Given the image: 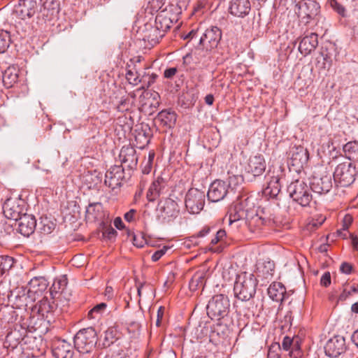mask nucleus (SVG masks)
Wrapping results in <instances>:
<instances>
[{
  "mask_svg": "<svg viewBox=\"0 0 358 358\" xmlns=\"http://www.w3.org/2000/svg\"><path fill=\"white\" fill-rule=\"evenodd\" d=\"M258 280L252 273L241 272L236 275L234 285L235 298L241 301H248L256 293Z\"/></svg>",
  "mask_w": 358,
  "mask_h": 358,
  "instance_id": "nucleus-1",
  "label": "nucleus"
},
{
  "mask_svg": "<svg viewBox=\"0 0 358 358\" xmlns=\"http://www.w3.org/2000/svg\"><path fill=\"white\" fill-rule=\"evenodd\" d=\"M74 348L83 354H90L97 343V334L92 327L79 330L73 338Z\"/></svg>",
  "mask_w": 358,
  "mask_h": 358,
  "instance_id": "nucleus-2",
  "label": "nucleus"
},
{
  "mask_svg": "<svg viewBox=\"0 0 358 358\" xmlns=\"http://www.w3.org/2000/svg\"><path fill=\"white\" fill-rule=\"evenodd\" d=\"M357 174L355 165L350 161H345L336 166L333 177L336 185L348 187L355 182Z\"/></svg>",
  "mask_w": 358,
  "mask_h": 358,
  "instance_id": "nucleus-3",
  "label": "nucleus"
},
{
  "mask_svg": "<svg viewBox=\"0 0 358 358\" xmlns=\"http://www.w3.org/2000/svg\"><path fill=\"white\" fill-rule=\"evenodd\" d=\"M310 189L303 180H295L288 185L287 190L294 201L302 207H307L313 199Z\"/></svg>",
  "mask_w": 358,
  "mask_h": 358,
  "instance_id": "nucleus-4",
  "label": "nucleus"
},
{
  "mask_svg": "<svg viewBox=\"0 0 358 358\" xmlns=\"http://www.w3.org/2000/svg\"><path fill=\"white\" fill-rule=\"evenodd\" d=\"M275 217L265 208L258 209L255 213L250 212L245 221L248 229L252 233H259L264 226H272Z\"/></svg>",
  "mask_w": 358,
  "mask_h": 358,
  "instance_id": "nucleus-5",
  "label": "nucleus"
},
{
  "mask_svg": "<svg viewBox=\"0 0 358 358\" xmlns=\"http://www.w3.org/2000/svg\"><path fill=\"white\" fill-rule=\"evenodd\" d=\"M230 302L224 294L215 295L207 305V314L212 320H220L228 315Z\"/></svg>",
  "mask_w": 358,
  "mask_h": 358,
  "instance_id": "nucleus-6",
  "label": "nucleus"
},
{
  "mask_svg": "<svg viewBox=\"0 0 358 358\" xmlns=\"http://www.w3.org/2000/svg\"><path fill=\"white\" fill-rule=\"evenodd\" d=\"M180 13V8L178 6L168 3L164 9L156 15L155 24L166 34L172 25L177 22Z\"/></svg>",
  "mask_w": 358,
  "mask_h": 358,
  "instance_id": "nucleus-7",
  "label": "nucleus"
},
{
  "mask_svg": "<svg viewBox=\"0 0 358 358\" xmlns=\"http://www.w3.org/2000/svg\"><path fill=\"white\" fill-rule=\"evenodd\" d=\"M205 192L197 188H190L185 195V205L187 210L191 214H198L205 205Z\"/></svg>",
  "mask_w": 358,
  "mask_h": 358,
  "instance_id": "nucleus-8",
  "label": "nucleus"
},
{
  "mask_svg": "<svg viewBox=\"0 0 358 358\" xmlns=\"http://www.w3.org/2000/svg\"><path fill=\"white\" fill-rule=\"evenodd\" d=\"M333 186L331 175L322 168L320 174L314 175L310 181V189L318 194H326L330 192Z\"/></svg>",
  "mask_w": 358,
  "mask_h": 358,
  "instance_id": "nucleus-9",
  "label": "nucleus"
},
{
  "mask_svg": "<svg viewBox=\"0 0 358 358\" xmlns=\"http://www.w3.org/2000/svg\"><path fill=\"white\" fill-rule=\"evenodd\" d=\"M320 10V6L315 0H304L299 3L298 15L301 22L306 25L317 20Z\"/></svg>",
  "mask_w": 358,
  "mask_h": 358,
  "instance_id": "nucleus-10",
  "label": "nucleus"
},
{
  "mask_svg": "<svg viewBox=\"0 0 358 358\" xmlns=\"http://www.w3.org/2000/svg\"><path fill=\"white\" fill-rule=\"evenodd\" d=\"M26 204L20 198H9L3 205V213L10 220L17 221L26 213Z\"/></svg>",
  "mask_w": 358,
  "mask_h": 358,
  "instance_id": "nucleus-11",
  "label": "nucleus"
},
{
  "mask_svg": "<svg viewBox=\"0 0 358 358\" xmlns=\"http://www.w3.org/2000/svg\"><path fill=\"white\" fill-rule=\"evenodd\" d=\"M27 334V331L25 327L20 324H14L6 334L4 345L6 348L15 349L18 345H21L25 338L28 336Z\"/></svg>",
  "mask_w": 358,
  "mask_h": 358,
  "instance_id": "nucleus-12",
  "label": "nucleus"
},
{
  "mask_svg": "<svg viewBox=\"0 0 358 358\" xmlns=\"http://www.w3.org/2000/svg\"><path fill=\"white\" fill-rule=\"evenodd\" d=\"M221 38V29L216 26H213L206 29L200 38L199 44L206 50H210L217 47Z\"/></svg>",
  "mask_w": 358,
  "mask_h": 358,
  "instance_id": "nucleus-13",
  "label": "nucleus"
},
{
  "mask_svg": "<svg viewBox=\"0 0 358 358\" xmlns=\"http://www.w3.org/2000/svg\"><path fill=\"white\" fill-rule=\"evenodd\" d=\"M266 164L263 155L258 154L251 156L245 168V173L250 175L252 178L262 176L266 170Z\"/></svg>",
  "mask_w": 358,
  "mask_h": 358,
  "instance_id": "nucleus-14",
  "label": "nucleus"
},
{
  "mask_svg": "<svg viewBox=\"0 0 358 358\" xmlns=\"http://www.w3.org/2000/svg\"><path fill=\"white\" fill-rule=\"evenodd\" d=\"M266 180V187L263 189V194L269 198H275L280 192L281 177L278 174H275L274 171H271V169L268 171L265 176Z\"/></svg>",
  "mask_w": 358,
  "mask_h": 358,
  "instance_id": "nucleus-15",
  "label": "nucleus"
},
{
  "mask_svg": "<svg viewBox=\"0 0 358 358\" xmlns=\"http://www.w3.org/2000/svg\"><path fill=\"white\" fill-rule=\"evenodd\" d=\"M229 185L220 180L213 181L208 189L207 196L210 201L218 202L227 195Z\"/></svg>",
  "mask_w": 358,
  "mask_h": 358,
  "instance_id": "nucleus-16",
  "label": "nucleus"
},
{
  "mask_svg": "<svg viewBox=\"0 0 358 358\" xmlns=\"http://www.w3.org/2000/svg\"><path fill=\"white\" fill-rule=\"evenodd\" d=\"M248 198L244 200H240L236 202L229 209V223L244 220H246L250 212L249 209L246 208Z\"/></svg>",
  "mask_w": 358,
  "mask_h": 358,
  "instance_id": "nucleus-17",
  "label": "nucleus"
},
{
  "mask_svg": "<svg viewBox=\"0 0 358 358\" xmlns=\"http://www.w3.org/2000/svg\"><path fill=\"white\" fill-rule=\"evenodd\" d=\"M124 178V168L122 166H111L105 174V185L112 189L120 187Z\"/></svg>",
  "mask_w": 358,
  "mask_h": 358,
  "instance_id": "nucleus-18",
  "label": "nucleus"
},
{
  "mask_svg": "<svg viewBox=\"0 0 358 358\" xmlns=\"http://www.w3.org/2000/svg\"><path fill=\"white\" fill-rule=\"evenodd\" d=\"M119 159L122 164L129 169H134L138 164V156L134 147L130 145L123 146L119 154Z\"/></svg>",
  "mask_w": 358,
  "mask_h": 358,
  "instance_id": "nucleus-19",
  "label": "nucleus"
},
{
  "mask_svg": "<svg viewBox=\"0 0 358 358\" xmlns=\"http://www.w3.org/2000/svg\"><path fill=\"white\" fill-rule=\"evenodd\" d=\"M37 10L38 4L36 0H19L15 12L20 18L24 20L34 16Z\"/></svg>",
  "mask_w": 358,
  "mask_h": 358,
  "instance_id": "nucleus-20",
  "label": "nucleus"
},
{
  "mask_svg": "<svg viewBox=\"0 0 358 358\" xmlns=\"http://www.w3.org/2000/svg\"><path fill=\"white\" fill-rule=\"evenodd\" d=\"M161 215L168 222L176 218L180 213V208L176 201L171 198H166L159 204Z\"/></svg>",
  "mask_w": 358,
  "mask_h": 358,
  "instance_id": "nucleus-21",
  "label": "nucleus"
},
{
  "mask_svg": "<svg viewBox=\"0 0 358 358\" xmlns=\"http://www.w3.org/2000/svg\"><path fill=\"white\" fill-rule=\"evenodd\" d=\"M228 10L231 15L243 18L250 13L251 3L250 0H230Z\"/></svg>",
  "mask_w": 358,
  "mask_h": 358,
  "instance_id": "nucleus-22",
  "label": "nucleus"
},
{
  "mask_svg": "<svg viewBox=\"0 0 358 358\" xmlns=\"http://www.w3.org/2000/svg\"><path fill=\"white\" fill-rule=\"evenodd\" d=\"M345 348L344 338L336 336L327 341L324 346V351L327 356L337 357L345 352Z\"/></svg>",
  "mask_w": 358,
  "mask_h": 358,
  "instance_id": "nucleus-23",
  "label": "nucleus"
},
{
  "mask_svg": "<svg viewBox=\"0 0 358 358\" xmlns=\"http://www.w3.org/2000/svg\"><path fill=\"white\" fill-rule=\"evenodd\" d=\"M54 308L53 303L47 297L43 298L38 304L37 313L38 316L43 320L45 326L49 325L54 320Z\"/></svg>",
  "mask_w": 358,
  "mask_h": 358,
  "instance_id": "nucleus-24",
  "label": "nucleus"
},
{
  "mask_svg": "<svg viewBox=\"0 0 358 358\" xmlns=\"http://www.w3.org/2000/svg\"><path fill=\"white\" fill-rule=\"evenodd\" d=\"M52 355L55 358H73V347L65 340H57L52 345Z\"/></svg>",
  "mask_w": 358,
  "mask_h": 358,
  "instance_id": "nucleus-25",
  "label": "nucleus"
},
{
  "mask_svg": "<svg viewBox=\"0 0 358 358\" xmlns=\"http://www.w3.org/2000/svg\"><path fill=\"white\" fill-rule=\"evenodd\" d=\"M18 221V231L24 236L31 235L36 227V220L34 215L25 213Z\"/></svg>",
  "mask_w": 358,
  "mask_h": 358,
  "instance_id": "nucleus-26",
  "label": "nucleus"
},
{
  "mask_svg": "<svg viewBox=\"0 0 358 358\" xmlns=\"http://www.w3.org/2000/svg\"><path fill=\"white\" fill-rule=\"evenodd\" d=\"M309 159V153L303 146H296L292 148L290 157L291 164L296 169H302Z\"/></svg>",
  "mask_w": 358,
  "mask_h": 358,
  "instance_id": "nucleus-27",
  "label": "nucleus"
},
{
  "mask_svg": "<svg viewBox=\"0 0 358 358\" xmlns=\"http://www.w3.org/2000/svg\"><path fill=\"white\" fill-rule=\"evenodd\" d=\"M20 347L22 355L27 358L37 357L41 354L35 337L28 336L21 343Z\"/></svg>",
  "mask_w": 358,
  "mask_h": 358,
  "instance_id": "nucleus-28",
  "label": "nucleus"
},
{
  "mask_svg": "<svg viewBox=\"0 0 358 358\" xmlns=\"http://www.w3.org/2000/svg\"><path fill=\"white\" fill-rule=\"evenodd\" d=\"M164 35V31H162L155 24L154 26L147 24L145 25V29L143 31V40L148 41L150 45L154 46L159 42Z\"/></svg>",
  "mask_w": 358,
  "mask_h": 358,
  "instance_id": "nucleus-29",
  "label": "nucleus"
},
{
  "mask_svg": "<svg viewBox=\"0 0 358 358\" xmlns=\"http://www.w3.org/2000/svg\"><path fill=\"white\" fill-rule=\"evenodd\" d=\"M167 185L165 179L161 176H158L150 186L146 197L149 201H155L163 192L164 189Z\"/></svg>",
  "mask_w": 358,
  "mask_h": 358,
  "instance_id": "nucleus-30",
  "label": "nucleus"
},
{
  "mask_svg": "<svg viewBox=\"0 0 358 358\" xmlns=\"http://www.w3.org/2000/svg\"><path fill=\"white\" fill-rule=\"evenodd\" d=\"M317 34L311 33L310 35L304 36L299 43V52L306 56L311 53L317 46Z\"/></svg>",
  "mask_w": 358,
  "mask_h": 358,
  "instance_id": "nucleus-31",
  "label": "nucleus"
},
{
  "mask_svg": "<svg viewBox=\"0 0 358 358\" xmlns=\"http://www.w3.org/2000/svg\"><path fill=\"white\" fill-rule=\"evenodd\" d=\"M268 296L275 301L282 302L286 299L287 292L284 285L279 282H274L268 288Z\"/></svg>",
  "mask_w": 358,
  "mask_h": 358,
  "instance_id": "nucleus-32",
  "label": "nucleus"
},
{
  "mask_svg": "<svg viewBox=\"0 0 358 358\" xmlns=\"http://www.w3.org/2000/svg\"><path fill=\"white\" fill-rule=\"evenodd\" d=\"M29 293L41 294L48 287V282L43 277H34L29 282Z\"/></svg>",
  "mask_w": 358,
  "mask_h": 358,
  "instance_id": "nucleus-33",
  "label": "nucleus"
},
{
  "mask_svg": "<svg viewBox=\"0 0 358 358\" xmlns=\"http://www.w3.org/2000/svg\"><path fill=\"white\" fill-rule=\"evenodd\" d=\"M20 70L15 66L8 67L3 73V83L7 88L12 87L18 81Z\"/></svg>",
  "mask_w": 358,
  "mask_h": 358,
  "instance_id": "nucleus-34",
  "label": "nucleus"
},
{
  "mask_svg": "<svg viewBox=\"0 0 358 358\" xmlns=\"http://www.w3.org/2000/svg\"><path fill=\"white\" fill-rule=\"evenodd\" d=\"M85 217L91 222L101 220L103 217L102 204L100 202L90 203L86 209Z\"/></svg>",
  "mask_w": 358,
  "mask_h": 358,
  "instance_id": "nucleus-35",
  "label": "nucleus"
},
{
  "mask_svg": "<svg viewBox=\"0 0 358 358\" xmlns=\"http://www.w3.org/2000/svg\"><path fill=\"white\" fill-rule=\"evenodd\" d=\"M177 119L176 113L171 110H162L157 116V120H159L163 125L171 127L175 124Z\"/></svg>",
  "mask_w": 358,
  "mask_h": 358,
  "instance_id": "nucleus-36",
  "label": "nucleus"
},
{
  "mask_svg": "<svg viewBox=\"0 0 358 358\" xmlns=\"http://www.w3.org/2000/svg\"><path fill=\"white\" fill-rule=\"evenodd\" d=\"M125 77L128 83L134 86L137 85L139 83H145L146 77L145 75L140 78L135 66L131 67L129 64H127Z\"/></svg>",
  "mask_w": 358,
  "mask_h": 358,
  "instance_id": "nucleus-37",
  "label": "nucleus"
},
{
  "mask_svg": "<svg viewBox=\"0 0 358 358\" xmlns=\"http://www.w3.org/2000/svg\"><path fill=\"white\" fill-rule=\"evenodd\" d=\"M343 150L348 161H358V141H350L344 145Z\"/></svg>",
  "mask_w": 358,
  "mask_h": 358,
  "instance_id": "nucleus-38",
  "label": "nucleus"
},
{
  "mask_svg": "<svg viewBox=\"0 0 358 358\" xmlns=\"http://www.w3.org/2000/svg\"><path fill=\"white\" fill-rule=\"evenodd\" d=\"M120 338V333L115 327H109L104 334L103 345L108 348L113 344Z\"/></svg>",
  "mask_w": 358,
  "mask_h": 358,
  "instance_id": "nucleus-39",
  "label": "nucleus"
},
{
  "mask_svg": "<svg viewBox=\"0 0 358 358\" xmlns=\"http://www.w3.org/2000/svg\"><path fill=\"white\" fill-rule=\"evenodd\" d=\"M151 134L150 132H147L145 129L138 131L135 136L136 145L141 149H143L145 146H147L149 144Z\"/></svg>",
  "mask_w": 358,
  "mask_h": 358,
  "instance_id": "nucleus-40",
  "label": "nucleus"
},
{
  "mask_svg": "<svg viewBox=\"0 0 358 358\" xmlns=\"http://www.w3.org/2000/svg\"><path fill=\"white\" fill-rule=\"evenodd\" d=\"M206 283L205 275L203 273H196L189 281V288L195 291L200 288H203Z\"/></svg>",
  "mask_w": 358,
  "mask_h": 358,
  "instance_id": "nucleus-41",
  "label": "nucleus"
},
{
  "mask_svg": "<svg viewBox=\"0 0 358 358\" xmlns=\"http://www.w3.org/2000/svg\"><path fill=\"white\" fill-rule=\"evenodd\" d=\"M155 157L154 150H150L147 158L142 162L141 168L143 174H149L152 169V164Z\"/></svg>",
  "mask_w": 358,
  "mask_h": 358,
  "instance_id": "nucleus-42",
  "label": "nucleus"
},
{
  "mask_svg": "<svg viewBox=\"0 0 358 358\" xmlns=\"http://www.w3.org/2000/svg\"><path fill=\"white\" fill-rule=\"evenodd\" d=\"M67 285V278L65 276H62L59 278H56L52 287H50V294L52 295L54 293L57 294L62 292Z\"/></svg>",
  "mask_w": 358,
  "mask_h": 358,
  "instance_id": "nucleus-43",
  "label": "nucleus"
},
{
  "mask_svg": "<svg viewBox=\"0 0 358 358\" xmlns=\"http://www.w3.org/2000/svg\"><path fill=\"white\" fill-rule=\"evenodd\" d=\"M11 42L10 33L0 29V53L4 52L9 47Z\"/></svg>",
  "mask_w": 358,
  "mask_h": 358,
  "instance_id": "nucleus-44",
  "label": "nucleus"
},
{
  "mask_svg": "<svg viewBox=\"0 0 358 358\" xmlns=\"http://www.w3.org/2000/svg\"><path fill=\"white\" fill-rule=\"evenodd\" d=\"M133 101L131 98L122 97L117 106V109L119 112H127L133 107Z\"/></svg>",
  "mask_w": 358,
  "mask_h": 358,
  "instance_id": "nucleus-45",
  "label": "nucleus"
},
{
  "mask_svg": "<svg viewBox=\"0 0 358 358\" xmlns=\"http://www.w3.org/2000/svg\"><path fill=\"white\" fill-rule=\"evenodd\" d=\"M41 13L42 18L45 21H50L52 20L54 16L57 13V10L55 8H48L45 3L43 8L41 9Z\"/></svg>",
  "mask_w": 358,
  "mask_h": 358,
  "instance_id": "nucleus-46",
  "label": "nucleus"
},
{
  "mask_svg": "<svg viewBox=\"0 0 358 358\" xmlns=\"http://www.w3.org/2000/svg\"><path fill=\"white\" fill-rule=\"evenodd\" d=\"M107 305L105 303H101L96 305L92 309H91L88 313V317L90 318H95L98 314H101L102 312L105 310Z\"/></svg>",
  "mask_w": 358,
  "mask_h": 358,
  "instance_id": "nucleus-47",
  "label": "nucleus"
},
{
  "mask_svg": "<svg viewBox=\"0 0 358 358\" xmlns=\"http://www.w3.org/2000/svg\"><path fill=\"white\" fill-rule=\"evenodd\" d=\"M150 8L156 12L164 10L166 5V0H151L149 1Z\"/></svg>",
  "mask_w": 358,
  "mask_h": 358,
  "instance_id": "nucleus-48",
  "label": "nucleus"
},
{
  "mask_svg": "<svg viewBox=\"0 0 358 358\" xmlns=\"http://www.w3.org/2000/svg\"><path fill=\"white\" fill-rule=\"evenodd\" d=\"M280 350V345L278 343H274L271 345L268 350L267 358H280L278 351Z\"/></svg>",
  "mask_w": 358,
  "mask_h": 358,
  "instance_id": "nucleus-49",
  "label": "nucleus"
},
{
  "mask_svg": "<svg viewBox=\"0 0 358 358\" xmlns=\"http://www.w3.org/2000/svg\"><path fill=\"white\" fill-rule=\"evenodd\" d=\"M146 239L142 233L134 234L133 235V244L137 248H143L146 243Z\"/></svg>",
  "mask_w": 358,
  "mask_h": 358,
  "instance_id": "nucleus-50",
  "label": "nucleus"
},
{
  "mask_svg": "<svg viewBox=\"0 0 358 358\" xmlns=\"http://www.w3.org/2000/svg\"><path fill=\"white\" fill-rule=\"evenodd\" d=\"M227 234L225 230L224 229H220L218 230L215 237H213L210 241V245H215L218 243H222L224 241V239L226 238Z\"/></svg>",
  "mask_w": 358,
  "mask_h": 358,
  "instance_id": "nucleus-51",
  "label": "nucleus"
},
{
  "mask_svg": "<svg viewBox=\"0 0 358 358\" xmlns=\"http://www.w3.org/2000/svg\"><path fill=\"white\" fill-rule=\"evenodd\" d=\"M353 217L352 215L348 213L345 214L342 220V230L348 231L349 227L353 222Z\"/></svg>",
  "mask_w": 358,
  "mask_h": 358,
  "instance_id": "nucleus-52",
  "label": "nucleus"
},
{
  "mask_svg": "<svg viewBox=\"0 0 358 358\" xmlns=\"http://www.w3.org/2000/svg\"><path fill=\"white\" fill-rule=\"evenodd\" d=\"M353 270V266L352 264L344 262L341 264L340 266V271L343 273L349 275L352 273Z\"/></svg>",
  "mask_w": 358,
  "mask_h": 358,
  "instance_id": "nucleus-53",
  "label": "nucleus"
},
{
  "mask_svg": "<svg viewBox=\"0 0 358 358\" xmlns=\"http://www.w3.org/2000/svg\"><path fill=\"white\" fill-rule=\"evenodd\" d=\"M103 236L106 237L108 239H111L116 236L117 231L112 227H106L103 231Z\"/></svg>",
  "mask_w": 358,
  "mask_h": 358,
  "instance_id": "nucleus-54",
  "label": "nucleus"
},
{
  "mask_svg": "<svg viewBox=\"0 0 358 358\" xmlns=\"http://www.w3.org/2000/svg\"><path fill=\"white\" fill-rule=\"evenodd\" d=\"M178 72L177 67H169L164 70V77L167 79H172Z\"/></svg>",
  "mask_w": 358,
  "mask_h": 358,
  "instance_id": "nucleus-55",
  "label": "nucleus"
},
{
  "mask_svg": "<svg viewBox=\"0 0 358 358\" xmlns=\"http://www.w3.org/2000/svg\"><path fill=\"white\" fill-rule=\"evenodd\" d=\"M320 284L322 286L327 287L331 284V274L329 271L325 272L321 277Z\"/></svg>",
  "mask_w": 358,
  "mask_h": 358,
  "instance_id": "nucleus-56",
  "label": "nucleus"
},
{
  "mask_svg": "<svg viewBox=\"0 0 358 358\" xmlns=\"http://www.w3.org/2000/svg\"><path fill=\"white\" fill-rule=\"evenodd\" d=\"M10 229V224H8L4 220H0V237L8 234Z\"/></svg>",
  "mask_w": 358,
  "mask_h": 358,
  "instance_id": "nucleus-57",
  "label": "nucleus"
},
{
  "mask_svg": "<svg viewBox=\"0 0 358 358\" xmlns=\"http://www.w3.org/2000/svg\"><path fill=\"white\" fill-rule=\"evenodd\" d=\"M331 6L334 8V9L340 15H344L345 9V8L338 2H337L336 0H333L331 3Z\"/></svg>",
  "mask_w": 358,
  "mask_h": 358,
  "instance_id": "nucleus-58",
  "label": "nucleus"
},
{
  "mask_svg": "<svg viewBox=\"0 0 358 358\" xmlns=\"http://www.w3.org/2000/svg\"><path fill=\"white\" fill-rule=\"evenodd\" d=\"M212 229H213L212 227H210L208 225H206L199 231H198V233H196V234L195 236H194L193 237L203 238L211 231Z\"/></svg>",
  "mask_w": 358,
  "mask_h": 358,
  "instance_id": "nucleus-59",
  "label": "nucleus"
},
{
  "mask_svg": "<svg viewBox=\"0 0 358 358\" xmlns=\"http://www.w3.org/2000/svg\"><path fill=\"white\" fill-rule=\"evenodd\" d=\"M165 312L164 306H159L157 312L156 326L160 327Z\"/></svg>",
  "mask_w": 358,
  "mask_h": 358,
  "instance_id": "nucleus-60",
  "label": "nucleus"
},
{
  "mask_svg": "<svg viewBox=\"0 0 358 358\" xmlns=\"http://www.w3.org/2000/svg\"><path fill=\"white\" fill-rule=\"evenodd\" d=\"M136 210L135 209H131L124 215V220L128 222H132L135 220V215Z\"/></svg>",
  "mask_w": 358,
  "mask_h": 358,
  "instance_id": "nucleus-61",
  "label": "nucleus"
},
{
  "mask_svg": "<svg viewBox=\"0 0 358 358\" xmlns=\"http://www.w3.org/2000/svg\"><path fill=\"white\" fill-rule=\"evenodd\" d=\"M293 340L289 336L284 337L282 342V348L285 351H287L290 349V347L292 344Z\"/></svg>",
  "mask_w": 358,
  "mask_h": 358,
  "instance_id": "nucleus-62",
  "label": "nucleus"
},
{
  "mask_svg": "<svg viewBox=\"0 0 358 358\" xmlns=\"http://www.w3.org/2000/svg\"><path fill=\"white\" fill-rule=\"evenodd\" d=\"M166 249H161L158 250L156 252H154V254L152 255V260L153 262L158 261L166 252Z\"/></svg>",
  "mask_w": 358,
  "mask_h": 358,
  "instance_id": "nucleus-63",
  "label": "nucleus"
},
{
  "mask_svg": "<svg viewBox=\"0 0 358 358\" xmlns=\"http://www.w3.org/2000/svg\"><path fill=\"white\" fill-rule=\"evenodd\" d=\"M146 77L145 78V83L144 84L146 83V87H149L151 85H152L155 82V80L157 77V76L155 73H152V75H148V76H145Z\"/></svg>",
  "mask_w": 358,
  "mask_h": 358,
  "instance_id": "nucleus-64",
  "label": "nucleus"
}]
</instances>
